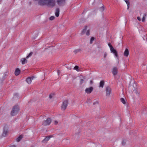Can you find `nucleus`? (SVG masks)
<instances>
[{
  "instance_id": "24",
  "label": "nucleus",
  "mask_w": 147,
  "mask_h": 147,
  "mask_svg": "<svg viewBox=\"0 0 147 147\" xmlns=\"http://www.w3.org/2000/svg\"><path fill=\"white\" fill-rule=\"evenodd\" d=\"M32 54H33V52H31L28 54V56H27V57H26V59H28V58H29V57H31L32 55Z\"/></svg>"
},
{
  "instance_id": "8",
  "label": "nucleus",
  "mask_w": 147,
  "mask_h": 147,
  "mask_svg": "<svg viewBox=\"0 0 147 147\" xmlns=\"http://www.w3.org/2000/svg\"><path fill=\"white\" fill-rule=\"evenodd\" d=\"M34 77L32 76L30 77H28L26 79V81L28 84H31L32 80L34 79Z\"/></svg>"
},
{
  "instance_id": "33",
  "label": "nucleus",
  "mask_w": 147,
  "mask_h": 147,
  "mask_svg": "<svg viewBox=\"0 0 147 147\" xmlns=\"http://www.w3.org/2000/svg\"><path fill=\"white\" fill-rule=\"evenodd\" d=\"M122 145H124L125 144V142H124V140L123 141L122 143Z\"/></svg>"
},
{
  "instance_id": "5",
  "label": "nucleus",
  "mask_w": 147,
  "mask_h": 147,
  "mask_svg": "<svg viewBox=\"0 0 147 147\" xmlns=\"http://www.w3.org/2000/svg\"><path fill=\"white\" fill-rule=\"evenodd\" d=\"M111 88L109 87H107L106 88V96H109L111 93Z\"/></svg>"
},
{
  "instance_id": "20",
  "label": "nucleus",
  "mask_w": 147,
  "mask_h": 147,
  "mask_svg": "<svg viewBox=\"0 0 147 147\" xmlns=\"http://www.w3.org/2000/svg\"><path fill=\"white\" fill-rule=\"evenodd\" d=\"M87 28V26H86L84 28L82 31V33H81V34H84L85 33Z\"/></svg>"
},
{
  "instance_id": "23",
  "label": "nucleus",
  "mask_w": 147,
  "mask_h": 147,
  "mask_svg": "<svg viewBox=\"0 0 147 147\" xmlns=\"http://www.w3.org/2000/svg\"><path fill=\"white\" fill-rule=\"evenodd\" d=\"M80 51H81V49H76V50H75L74 51V52L75 54H76L78 52H80Z\"/></svg>"
},
{
  "instance_id": "17",
  "label": "nucleus",
  "mask_w": 147,
  "mask_h": 147,
  "mask_svg": "<svg viewBox=\"0 0 147 147\" xmlns=\"http://www.w3.org/2000/svg\"><path fill=\"white\" fill-rule=\"evenodd\" d=\"M105 84L104 82L103 81H101L100 82L99 87L103 88Z\"/></svg>"
},
{
  "instance_id": "4",
  "label": "nucleus",
  "mask_w": 147,
  "mask_h": 147,
  "mask_svg": "<svg viewBox=\"0 0 147 147\" xmlns=\"http://www.w3.org/2000/svg\"><path fill=\"white\" fill-rule=\"evenodd\" d=\"M68 105V101L65 100L64 101L61 106V109L63 111H64L66 109Z\"/></svg>"
},
{
  "instance_id": "37",
  "label": "nucleus",
  "mask_w": 147,
  "mask_h": 147,
  "mask_svg": "<svg viewBox=\"0 0 147 147\" xmlns=\"http://www.w3.org/2000/svg\"><path fill=\"white\" fill-rule=\"evenodd\" d=\"M9 147H16L15 145H12L10 146Z\"/></svg>"
},
{
  "instance_id": "36",
  "label": "nucleus",
  "mask_w": 147,
  "mask_h": 147,
  "mask_svg": "<svg viewBox=\"0 0 147 147\" xmlns=\"http://www.w3.org/2000/svg\"><path fill=\"white\" fill-rule=\"evenodd\" d=\"M143 39L145 40V39H146V40L147 42V37H143Z\"/></svg>"
},
{
  "instance_id": "32",
  "label": "nucleus",
  "mask_w": 147,
  "mask_h": 147,
  "mask_svg": "<svg viewBox=\"0 0 147 147\" xmlns=\"http://www.w3.org/2000/svg\"><path fill=\"white\" fill-rule=\"evenodd\" d=\"M137 19L139 21H140L141 20V18H140V17H138L137 18Z\"/></svg>"
},
{
  "instance_id": "40",
  "label": "nucleus",
  "mask_w": 147,
  "mask_h": 147,
  "mask_svg": "<svg viewBox=\"0 0 147 147\" xmlns=\"http://www.w3.org/2000/svg\"><path fill=\"white\" fill-rule=\"evenodd\" d=\"M96 103H97V104H98V102H94V103H93V105H94V104H95Z\"/></svg>"
},
{
  "instance_id": "18",
  "label": "nucleus",
  "mask_w": 147,
  "mask_h": 147,
  "mask_svg": "<svg viewBox=\"0 0 147 147\" xmlns=\"http://www.w3.org/2000/svg\"><path fill=\"white\" fill-rule=\"evenodd\" d=\"M23 136L22 135H20L16 139V141L17 142H19L22 138Z\"/></svg>"
},
{
  "instance_id": "6",
  "label": "nucleus",
  "mask_w": 147,
  "mask_h": 147,
  "mask_svg": "<svg viewBox=\"0 0 147 147\" xmlns=\"http://www.w3.org/2000/svg\"><path fill=\"white\" fill-rule=\"evenodd\" d=\"M57 2L59 6H63L65 3V0H57Z\"/></svg>"
},
{
  "instance_id": "2",
  "label": "nucleus",
  "mask_w": 147,
  "mask_h": 147,
  "mask_svg": "<svg viewBox=\"0 0 147 147\" xmlns=\"http://www.w3.org/2000/svg\"><path fill=\"white\" fill-rule=\"evenodd\" d=\"M20 110L19 107L17 105H15L13 108L11 113V115L14 116L16 115Z\"/></svg>"
},
{
  "instance_id": "30",
  "label": "nucleus",
  "mask_w": 147,
  "mask_h": 147,
  "mask_svg": "<svg viewBox=\"0 0 147 147\" xmlns=\"http://www.w3.org/2000/svg\"><path fill=\"white\" fill-rule=\"evenodd\" d=\"M84 81V80L83 79H81L80 80V84H82Z\"/></svg>"
},
{
  "instance_id": "34",
  "label": "nucleus",
  "mask_w": 147,
  "mask_h": 147,
  "mask_svg": "<svg viewBox=\"0 0 147 147\" xmlns=\"http://www.w3.org/2000/svg\"><path fill=\"white\" fill-rule=\"evenodd\" d=\"M107 56V54L106 53H105L104 55V58L106 57Z\"/></svg>"
},
{
  "instance_id": "25",
  "label": "nucleus",
  "mask_w": 147,
  "mask_h": 147,
  "mask_svg": "<svg viewBox=\"0 0 147 147\" xmlns=\"http://www.w3.org/2000/svg\"><path fill=\"white\" fill-rule=\"evenodd\" d=\"M78 68H79L78 66L76 65V66H75L74 67V69L76 70V71H79V70L78 69Z\"/></svg>"
},
{
  "instance_id": "26",
  "label": "nucleus",
  "mask_w": 147,
  "mask_h": 147,
  "mask_svg": "<svg viewBox=\"0 0 147 147\" xmlns=\"http://www.w3.org/2000/svg\"><path fill=\"white\" fill-rule=\"evenodd\" d=\"M94 37H91L90 41V44L92 43L93 41L94 40Z\"/></svg>"
},
{
  "instance_id": "27",
  "label": "nucleus",
  "mask_w": 147,
  "mask_h": 147,
  "mask_svg": "<svg viewBox=\"0 0 147 147\" xmlns=\"http://www.w3.org/2000/svg\"><path fill=\"white\" fill-rule=\"evenodd\" d=\"M55 18L54 16H51L49 18V20H53Z\"/></svg>"
},
{
  "instance_id": "21",
  "label": "nucleus",
  "mask_w": 147,
  "mask_h": 147,
  "mask_svg": "<svg viewBox=\"0 0 147 147\" xmlns=\"http://www.w3.org/2000/svg\"><path fill=\"white\" fill-rule=\"evenodd\" d=\"M120 100L121 102L123 104H126V102L124 100V99L123 98H121L120 99Z\"/></svg>"
},
{
  "instance_id": "16",
  "label": "nucleus",
  "mask_w": 147,
  "mask_h": 147,
  "mask_svg": "<svg viewBox=\"0 0 147 147\" xmlns=\"http://www.w3.org/2000/svg\"><path fill=\"white\" fill-rule=\"evenodd\" d=\"M59 8H57L56 10L55 15L57 17L59 16Z\"/></svg>"
},
{
  "instance_id": "9",
  "label": "nucleus",
  "mask_w": 147,
  "mask_h": 147,
  "mask_svg": "<svg viewBox=\"0 0 147 147\" xmlns=\"http://www.w3.org/2000/svg\"><path fill=\"white\" fill-rule=\"evenodd\" d=\"M118 70L116 67H114L113 68L112 70V72L114 76L116 75L118 73Z\"/></svg>"
},
{
  "instance_id": "31",
  "label": "nucleus",
  "mask_w": 147,
  "mask_h": 147,
  "mask_svg": "<svg viewBox=\"0 0 147 147\" xmlns=\"http://www.w3.org/2000/svg\"><path fill=\"white\" fill-rule=\"evenodd\" d=\"M90 34L89 30H88L86 32V35L87 36H88Z\"/></svg>"
},
{
  "instance_id": "13",
  "label": "nucleus",
  "mask_w": 147,
  "mask_h": 147,
  "mask_svg": "<svg viewBox=\"0 0 147 147\" xmlns=\"http://www.w3.org/2000/svg\"><path fill=\"white\" fill-rule=\"evenodd\" d=\"M129 51L127 49H126L124 53V55L125 57H128L129 55Z\"/></svg>"
},
{
  "instance_id": "38",
  "label": "nucleus",
  "mask_w": 147,
  "mask_h": 147,
  "mask_svg": "<svg viewBox=\"0 0 147 147\" xmlns=\"http://www.w3.org/2000/svg\"><path fill=\"white\" fill-rule=\"evenodd\" d=\"M100 8H102L103 11L104 10V7L103 6H102Z\"/></svg>"
},
{
  "instance_id": "19",
  "label": "nucleus",
  "mask_w": 147,
  "mask_h": 147,
  "mask_svg": "<svg viewBox=\"0 0 147 147\" xmlns=\"http://www.w3.org/2000/svg\"><path fill=\"white\" fill-rule=\"evenodd\" d=\"M124 0L125 1L127 5V9H128L129 7V6L130 5L129 2L128 0Z\"/></svg>"
},
{
  "instance_id": "11",
  "label": "nucleus",
  "mask_w": 147,
  "mask_h": 147,
  "mask_svg": "<svg viewBox=\"0 0 147 147\" xmlns=\"http://www.w3.org/2000/svg\"><path fill=\"white\" fill-rule=\"evenodd\" d=\"M52 137V136H49L46 137L43 140L42 142H45L48 141L50 139V138Z\"/></svg>"
},
{
  "instance_id": "7",
  "label": "nucleus",
  "mask_w": 147,
  "mask_h": 147,
  "mask_svg": "<svg viewBox=\"0 0 147 147\" xmlns=\"http://www.w3.org/2000/svg\"><path fill=\"white\" fill-rule=\"evenodd\" d=\"M93 88L92 87H91L89 88H87L85 89V92L88 94H90L93 91Z\"/></svg>"
},
{
  "instance_id": "42",
  "label": "nucleus",
  "mask_w": 147,
  "mask_h": 147,
  "mask_svg": "<svg viewBox=\"0 0 147 147\" xmlns=\"http://www.w3.org/2000/svg\"><path fill=\"white\" fill-rule=\"evenodd\" d=\"M136 94H138V92H136Z\"/></svg>"
},
{
  "instance_id": "22",
  "label": "nucleus",
  "mask_w": 147,
  "mask_h": 147,
  "mask_svg": "<svg viewBox=\"0 0 147 147\" xmlns=\"http://www.w3.org/2000/svg\"><path fill=\"white\" fill-rule=\"evenodd\" d=\"M147 14L146 13H145L144 14V15L143 16L142 19V21L143 22H144L145 21V17L146 16Z\"/></svg>"
},
{
  "instance_id": "12",
  "label": "nucleus",
  "mask_w": 147,
  "mask_h": 147,
  "mask_svg": "<svg viewBox=\"0 0 147 147\" xmlns=\"http://www.w3.org/2000/svg\"><path fill=\"white\" fill-rule=\"evenodd\" d=\"M20 71L18 68H17L16 69L15 71V74L16 76L18 75L20 73Z\"/></svg>"
},
{
  "instance_id": "10",
  "label": "nucleus",
  "mask_w": 147,
  "mask_h": 147,
  "mask_svg": "<svg viewBox=\"0 0 147 147\" xmlns=\"http://www.w3.org/2000/svg\"><path fill=\"white\" fill-rule=\"evenodd\" d=\"M111 52V53H113L117 57L118 56V54L116 50L114 49L113 47L111 49H110Z\"/></svg>"
},
{
  "instance_id": "14",
  "label": "nucleus",
  "mask_w": 147,
  "mask_h": 147,
  "mask_svg": "<svg viewBox=\"0 0 147 147\" xmlns=\"http://www.w3.org/2000/svg\"><path fill=\"white\" fill-rule=\"evenodd\" d=\"M22 63L23 65H24L27 63V60L25 58H22L21 60Z\"/></svg>"
},
{
  "instance_id": "35",
  "label": "nucleus",
  "mask_w": 147,
  "mask_h": 147,
  "mask_svg": "<svg viewBox=\"0 0 147 147\" xmlns=\"http://www.w3.org/2000/svg\"><path fill=\"white\" fill-rule=\"evenodd\" d=\"M54 123L56 125L58 123V122L57 121H55L54 122Z\"/></svg>"
},
{
  "instance_id": "43",
  "label": "nucleus",
  "mask_w": 147,
  "mask_h": 147,
  "mask_svg": "<svg viewBox=\"0 0 147 147\" xmlns=\"http://www.w3.org/2000/svg\"><path fill=\"white\" fill-rule=\"evenodd\" d=\"M84 12V11L82 13H83Z\"/></svg>"
},
{
  "instance_id": "39",
  "label": "nucleus",
  "mask_w": 147,
  "mask_h": 147,
  "mask_svg": "<svg viewBox=\"0 0 147 147\" xmlns=\"http://www.w3.org/2000/svg\"><path fill=\"white\" fill-rule=\"evenodd\" d=\"M90 82L91 84H92L93 82L92 80H91L90 81Z\"/></svg>"
},
{
  "instance_id": "3",
  "label": "nucleus",
  "mask_w": 147,
  "mask_h": 147,
  "mask_svg": "<svg viewBox=\"0 0 147 147\" xmlns=\"http://www.w3.org/2000/svg\"><path fill=\"white\" fill-rule=\"evenodd\" d=\"M51 122V120L50 118H48L46 120L42 122V125L43 126H47L49 125Z\"/></svg>"
},
{
  "instance_id": "29",
  "label": "nucleus",
  "mask_w": 147,
  "mask_h": 147,
  "mask_svg": "<svg viewBox=\"0 0 147 147\" xmlns=\"http://www.w3.org/2000/svg\"><path fill=\"white\" fill-rule=\"evenodd\" d=\"M53 96H54V94H51L49 95V98L51 99L53 97Z\"/></svg>"
},
{
  "instance_id": "41",
  "label": "nucleus",
  "mask_w": 147,
  "mask_h": 147,
  "mask_svg": "<svg viewBox=\"0 0 147 147\" xmlns=\"http://www.w3.org/2000/svg\"><path fill=\"white\" fill-rule=\"evenodd\" d=\"M57 72H58V75H59V71H57Z\"/></svg>"
},
{
  "instance_id": "15",
  "label": "nucleus",
  "mask_w": 147,
  "mask_h": 147,
  "mask_svg": "<svg viewBox=\"0 0 147 147\" xmlns=\"http://www.w3.org/2000/svg\"><path fill=\"white\" fill-rule=\"evenodd\" d=\"M8 131L7 130H4L2 136L3 137H5L7 135Z\"/></svg>"
},
{
  "instance_id": "1",
  "label": "nucleus",
  "mask_w": 147,
  "mask_h": 147,
  "mask_svg": "<svg viewBox=\"0 0 147 147\" xmlns=\"http://www.w3.org/2000/svg\"><path fill=\"white\" fill-rule=\"evenodd\" d=\"M38 4L40 5H47L48 7H52L55 5L54 0H40Z\"/></svg>"
},
{
  "instance_id": "28",
  "label": "nucleus",
  "mask_w": 147,
  "mask_h": 147,
  "mask_svg": "<svg viewBox=\"0 0 147 147\" xmlns=\"http://www.w3.org/2000/svg\"><path fill=\"white\" fill-rule=\"evenodd\" d=\"M108 45L109 46V47L110 49H111L113 47L110 43H108Z\"/></svg>"
}]
</instances>
